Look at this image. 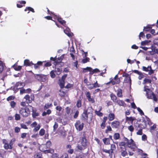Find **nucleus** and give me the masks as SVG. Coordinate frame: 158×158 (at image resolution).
I'll return each mask as SVG.
<instances>
[{"label": "nucleus", "instance_id": "9b49d317", "mask_svg": "<svg viewBox=\"0 0 158 158\" xmlns=\"http://www.w3.org/2000/svg\"><path fill=\"white\" fill-rule=\"evenodd\" d=\"M123 77H125L124 80V82L126 83H129L131 84V79L130 77L129 76V74H125L123 75Z\"/></svg>", "mask_w": 158, "mask_h": 158}, {"label": "nucleus", "instance_id": "20e7f679", "mask_svg": "<svg viewBox=\"0 0 158 158\" xmlns=\"http://www.w3.org/2000/svg\"><path fill=\"white\" fill-rule=\"evenodd\" d=\"M19 113L22 116L27 117L29 114L30 111L27 108H22L19 110Z\"/></svg>", "mask_w": 158, "mask_h": 158}, {"label": "nucleus", "instance_id": "423d86ee", "mask_svg": "<svg viewBox=\"0 0 158 158\" xmlns=\"http://www.w3.org/2000/svg\"><path fill=\"white\" fill-rule=\"evenodd\" d=\"M30 126L31 128H34L33 131L35 132L38 131L40 128V124H38L36 122H34L31 123Z\"/></svg>", "mask_w": 158, "mask_h": 158}, {"label": "nucleus", "instance_id": "b1692460", "mask_svg": "<svg viewBox=\"0 0 158 158\" xmlns=\"http://www.w3.org/2000/svg\"><path fill=\"white\" fill-rule=\"evenodd\" d=\"M104 143L106 145L110 144V139L109 138H104L102 139Z\"/></svg>", "mask_w": 158, "mask_h": 158}, {"label": "nucleus", "instance_id": "393cba45", "mask_svg": "<svg viewBox=\"0 0 158 158\" xmlns=\"http://www.w3.org/2000/svg\"><path fill=\"white\" fill-rule=\"evenodd\" d=\"M47 148L45 144H42L39 147L40 150L42 152L45 151V149Z\"/></svg>", "mask_w": 158, "mask_h": 158}, {"label": "nucleus", "instance_id": "0eeeda50", "mask_svg": "<svg viewBox=\"0 0 158 158\" xmlns=\"http://www.w3.org/2000/svg\"><path fill=\"white\" fill-rule=\"evenodd\" d=\"M142 69L143 71L148 72L149 75H151L153 74L154 71V70L152 69L151 66H148L147 67L143 66L142 67Z\"/></svg>", "mask_w": 158, "mask_h": 158}, {"label": "nucleus", "instance_id": "69168bd1", "mask_svg": "<svg viewBox=\"0 0 158 158\" xmlns=\"http://www.w3.org/2000/svg\"><path fill=\"white\" fill-rule=\"evenodd\" d=\"M59 94L61 96H64L65 95V93L64 91L60 90L59 91Z\"/></svg>", "mask_w": 158, "mask_h": 158}, {"label": "nucleus", "instance_id": "58836bf2", "mask_svg": "<svg viewBox=\"0 0 158 158\" xmlns=\"http://www.w3.org/2000/svg\"><path fill=\"white\" fill-rule=\"evenodd\" d=\"M92 70V69L90 67H87L83 69V72L84 73H85L87 71H91Z\"/></svg>", "mask_w": 158, "mask_h": 158}, {"label": "nucleus", "instance_id": "37998d69", "mask_svg": "<svg viewBox=\"0 0 158 158\" xmlns=\"http://www.w3.org/2000/svg\"><path fill=\"white\" fill-rule=\"evenodd\" d=\"M45 145L47 148H49L51 145V142L50 141H48L47 142Z\"/></svg>", "mask_w": 158, "mask_h": 158}, {"label": "nucleus", "instance_id": "4c0bfd02", "mask_svg": "<svg viewBox=\"0 0 158 158\" xmlns=\"http://www.w3.org/2000/svg\"><path fill=\"white\" fill-rule=\"evenodd\" d=\"M102 109L101 107H100V110L99 111H95V113L98 116H102L103 114L102 113L100 112V111Z\"/></svg>", "mask_w": 158, "mask_h": 158}, {"label": "nucleus", "instance_id": "de8ad7c7", "mask_svg": "<svg viewBox=\"0 0 158 158\" xmlns=\"http://www.w3.org/2000/svg\"><path fill=\"white\" fill-rule=\"evenodd\" d=\"M58 127V124L56 122H55L54 126H53L54 131H56Z\"/></svg>", "mask_w": 158, "mask_h": 158}, {"label": "nucleus", "instance_id": "a211bd4d", "mask_svg": "<svg viewBox=\"0 0 158 158\" xmlns=\"http://www.w3.org/2000/svg\"><path fill=\"white\" fill-rule=\"evenodd\" d=\"M24 98L26 99L27 103H31L32 100V98H30L29 96L28 95H27L25 96Z\"/></svg>", "mask_w": 158, "mask_h": 158}, {"label": "nucleus", "instance_id": "c85d7f7f", "mask_svg": "<svg viewBox=\"0 0 158 158\" xmlns=\"http://www.w3.org/2000/svg\"><path fill=\"white\" fill-rule=\"evenodd\" d=\"M113 137L115 140L118 139L120 138V135L118 133H115Z\"/></svg>", "mask_w": 158, "mask_h": 158}, {"label": "nucleus", "instance_id": "f03ea898", "mask_svg": "<svg viewBox=\"0 0 158 158\" xmlns=\"http://www.w3.org/2000/svg\"><path fill=\"white\" fill-rule=\"evenodd\" d=\"M124 141L127 144L128 147L132 150H134L136 148V145L133 140L131 139H129L126 138L124 137Z\"/></svg>", "mask_w": 158, "mask_h": 158}, {"label": "nucleus", "instance_id": "ea45409f", "mask_svg": "<svg viewBox=\"0 0 158 158\" xmlns=\"http://www.w3.org/2000/svg\"><path fill=\"white\" fill-rule=\"evenodd\" d=\"M88 87V88L89 89H93V88H94V85L93 84H87L86 85Z\"/></svg>", "mask_w": 158, "mask_h": 158}, {"label": "nucleus", "instance_id": "5fc2aeb1", "mask_svg": "<svg viewBox=\"0 0 158 158\" xmlns=\"http://www.w3.org/2000/svg\"><path fill=\"white\" fill-rule=\"evenodd\" d=\"M81 51L82 52V55H84V56L83 57L84 58L87 57L86 56H87L88 53L87 52H85L83 50H81Z\"/></svg>", "mask_w": 158, "mask_h": 158}, {"label": "nucleus", "instance_id": "ddd939ff", "mask_svg": "<svg viewBox=\"0 0 158 158\" xmlns=\"http://www.w3.org/2000/svg\"><path fill=\"white\" fill-rule=\"evenodd\" d=\"M120 124V122L117 121H114L111 123V126L113 128H117Z\"/></svg>", "mask_w": 158, "mask_h": 158}, {"label": "nucleus", "instance_id": "bb28decb", "mask_svg": "<svg viewBox=\"0 0 158 158\" xmlns=\"http://www.w3.org/2000/svg\"><path fill=\"white\" fill-rule=\"evenodd\" d=\"M121 154L122 156H125L127 155V153L125 148L121 149Z\"/></svg>", "mask_w": 158, "mask_h": 158}, {"label": "nucleus", "instance_id": "79ce46f5", "mask_svg": "<svg viewBox=\"0 0 158 158\" xmlns=\"http://www.w3.org/2000/svg\"><path fill=\"white\" fill-rule=\"evenodd\" d=\"M27 10H28L30 11H32L33 12H34V9L33 8H32L30 7H26V9H25V11H26Z\"/></svg>", "mask_w": 158, "mask_h": 158}, {"label": "nucleus", "instance_id": "6e6d98bb", "mask_svg": "<svg viewBox=\"0 0 158 158\" xmlns=\"http://www.w3.org/2000/svg\"><path fill=\"white\" fill-rule=\"evenodd\" d=\"M20 94H23L24 93H26V89H24L22 88H20Z\"/></svg>", "mask_w": 158, "mask_h": 158}, {"label": "nucleus", "instance_id": "a18cd8bd", "mask_svg": "<svg viewBox=\"0 0 158 158\" xmlns=\"http://www.w3.org/2000/svg\"><path fill=\"white\" fill-rule=\"evenodd\" d=\"M20 119V115L18 114H15V119L16 120H19Z\"/></svg>", "mask_w": 158, "mask_h": 158}, {"label": "nucleus", "instance_id": "a19ab883", "mask_svg": "<svg viewBox=\"0 0 158 158\" xmlns=\"http://www.w3.org/2000/svg\"><path fill=\"white\" fill-rule=\"evenodd\" d=\"M61 71V69L60 68H56L55 69V71L58 75L60 74Z\"/></svg>", "mask_w": 158, "mask_h": 158}, {"label": "nucleus", "instance_id": "dca6fc26", "mask_svg": "<svg viewBox=\"0 0 158 158\" xmlns=\"http://www.w3.org/2000/svg\"><path fill=\"white\" fill-rule=\"evenodd\" d=\"M64 32L69 37L72 36V34L70 33V30L69 28H67L64 30Z\"/></svg>", "mask_w": 158, "mask_h": 158}, {"label": "nucleus", "instance_id": "aec40b11", "mask_svg": "<svg viewBox=\"0 0 158 158\" xmlns=\"http://www.w3.org/2000/svg\"><path fill=\"white\" fill-rule=\"evenodd\" d=\"M31 64H33L32 62H30L28 60H25L24 61V65L27 66H31Z\"/></svg>", "mask_w": 158, "mask_h": 158}, {"label": "nucleus", "instance_id": "72a5a7b5", "mask_svg": "<svg viewBox=\"0 0 158 158\" xmlns=\"http://www.w3.org/2000/svg\"><path fill=\"white\" fill-rule=\"evenodd\" d=\"M45 130L44 129H41L39 131V134L41 136H43L45 134Z\"/></svg>", "mask_w": 158, "mask_h": 158}, {"label": "nucleus", "instance_id": "864d4df0", "mask_svg": "<svg viewBox=\"0 0 158 158\" xmlns=\"http://www.w3.org/2000/svg\"><path fill=\"white\" fill-rule=\"evenodd\" d=\"M52 106V104H49L48 103L46 104L44 106V109H47Z\"/></svg>", "mask_w": 158, "mask_h": 158}, {"label": "nucleus", "instance_id": "774afa93", "mask_svg": "<svg viewBox=\"0 0 158 158\" xmlns=\"http://www.w3.org/2000/svg\"><path fill=\"white\" fill-rule=\"evenodd\" d=\"M153 43L154 44L158 46V39H155L153 40Z\"/></svg>", "mask_w": 158, "mask_h": 158}, {"label": "nucleus", "instance_id": "0e129e2a", "mask_svg": "<svg viewBox=\"0 0 158 158\" xmlns=\"http://www.w3.org/2000/svg\"><path fill=\"white\" fill-rule=\"evenodd\" d=\"M136 134L138 135H141L142 134V129H140L137 132Z\"/></svg>", "mask_w": 158, "mask_h": 158}, {"label": "nucleus", "instance_id": "4be33fe9", "mask_svg": "<svg viewBox=\"0 0 158 158\" xmlns=\"http://www.w3.org/2000/svg\"><path fill=\"white\" fill-rule=\"evenodd\" d=\"M44 62V61H38L36 64H34L33 65H34V68L35 69H37L38 68L39 66V65H41Z\"/></svg>", "mask_w": 158, "mask_h": 158}, {"label": "nucleus", "instance_id": "5701e85b", "mask_svg": "<svg viewBox=\"0 0 158 158\" xmlns=\"http://www.w3.org/2000/svg\"><path fill=\"white\" fill-rule=\"evenodd\" d=\"M116 103H117L119 106H124L125 104L124 101L119 99L118 100Z\"/></svg>", "mask_w": 158, "mask_h": 158}, {"label": "nucleus", "instance_id": "49530a36", "mask_svg": "<svg viewBox=\"0 0 158 158\" xmlns=\"http://www.w3.org/2000/svg\"><path fill=\"white\" fill-rule=\"evenodd\" d=\"M46 76H44V75H43L42 76V77L41 78L40 81L41 82H44L46 80Z\"/></svg>", "mask_w": 158, "mask_h": 158}, {"label": "nucleus", "instance_id": "c03bdc74", "mask_svg": "<svg viewBox=\"0 0 158 158\" xmlns=\"http://www.w3.org/2000/svg\"><path fill=\"white\" fill-rule=\"evenodd\" d=\"M151 80L145 78L144 80L143 83V84H145L146 83L148 82L149 84H150L151 83Z\"/></svg>", "mask_w": 158, "mask_h": 158}, {"label": "nucleus", "instance_id": "338daca9", "mask_svg": "<svg viewBox=\"0 0 158 158\" xmlns=\"http://www.w3.org/2000/svg\"><path fill=\"white\" fill-rule=\"evenodd\" d=\"M41 156L40 153H36L34 156V158H38L40 156Z\"/></svg>", "mask_w": 158, "mask_h": 158}, {"label": "nucleus", "instance_id": "a878e982", "mask_svg": "<svg viewBox=\"0 0 158 158\" xmlns=\"http://www.w3.org/2000/svg\"><path fill=\"white\" fill-rule=\"evenodd\" d=\"M126 145V143L125 142H121L119 143V145L121 149H125V146Z\"/></svg>", "mask_w": 158, "mask_h": 158}, {"label": "nucleus", "instance_id": "412c9836", "mask_svg": "<svg viewBox=\"0 0 158 158\" xmlns=\"http://www.w3.org/2000/svg\"><path fill=\"white\" fill-rule=\"evenodd\" d=\"M115 118V115L114 114L112 113H110L108 115V118L110 121L113 120Z\"/></svg>", "mask_w": 158, "mask_h": 158}, {"label": "nucleus", "instance_id": "8fccbe9b", "mask_svg": "<svg viewBox=\"0 0 158 158\" xmlns=\"http://www.w3.org/2000/svg\"><path fill=\"white\" fill-rule=\"evenodd\" d=\"M64 57V55H62L60 57H58V60H56V62H60L62 60V59Z\"/></svg>", "mask_w": 158, "mask_h": 158}, {"label": "nucleus", "instance_id": "6ab92c4d", "mask_svg": "<svg viewBox=\"0 0 158 158\" xmlns=\"http://www.w3.org/2000/svg\"><path fill=\"white\" fill-rule=\"evenodd\" d=\"M110 96L111 98V99L114 102L116 103L117 101L118 100L116 96L113 94H111L110 95Z\"/></svg>", "mask_w": 158, "mask_h": 158}, {"label": "nucleus", "instance_id": "473e14b6", "mask_svg": "<svg viewBox=\"0 0 158 158\" xmlns=\"http://www.w3.org/2000/svg\"><path fill=\"white\" fill-rule=\"evenodd\" d=\"M150 42V40H146L144 41H142L141 43V44L142 45H146Z\"/></svg>", "mask_w": 158, "mask_h": 158}, {"label": "nucleus", "instance_id": "1a4fd4ad", "mask_svg": "<svg viewBox=\"0 0 158 158\" xmlns=\"http://www.w3.org/2000/svg\"><path fill=\"white\" fill-rule=\"evenodd\" d=\"M25 86V84L22 82H19L17 83L13 88L14 90L18 89L23 88Z\"/></svg>", "mask_w": 158, "mask_h": 158}, {"label": "nucleus", "instance_id": "6e6552de", "mask_svg": "<svg viewBox=\"0 0 158 158\" xmlns=\"http://www.w3.org/2000/svg\"><path fill=\"white\" fill-rule=\"evenodd\" d=\"M146 95L148 99H153L154 101L156 102L157 100V98L155 96L154 94L151 91L149 92L146 93Z\"/></svg>", "mask_w": 158, "mask_h": 158}, {"label": "nucleus", "instance_id": "4468645a", "mask_svg": "<svg viewBox=\"0 0 158 158\" xmlns=\"http://www.w3.org/2000/svg\"><path fill=\"white\" fill-rule=\"evenodd\" d=\"M133 151H136L137 153L139 154L141 156H145L146 155V153H143V152L141 149L137 148V146H136V148H135L134 150H132Z\"/></svg>", "mask_w": 158, "mask_h": 158}, {"label": "nucleus", "instance_id": "f257e3e1", "mask_svg": "<svg viewBox=\"0 0 158 158\" xmlns=\"http://www.w3.org/2000/svg\"><path fill=\"white\" fill-rule=\"evenodd\" d=\"M15 141V139L14 138H13L11 140L9 143H8L6 139L3 140V142L4 144V148L7 150L8 149H11L12 148V146Z\"/></svg>", "mask_w": 158, "mask_h": 158}, {"label": "nucleus", "instance_id": "7ed1b4c3", "mask_svg": "<svg viewBox=\"0 0 158 158\" xmlns=\"http://www.w3.org/2000/svg\"><path fill=\"white\" fill-rule=\"evenodd\" d=\"M81 145L78 144L77 148L78 149L81 150L83 149V147L84 148L86 147L88 145L89 143L85 137H83L82 138L81 140Z\"/></svg>", "mask_w": 158, "mask_h": 158}, {"label": "nucleus", "instance_id": "052dcab7", "mask_svg": "<svg viewBox=\"0 0 158 158\" xmlns=\"http://www.w3.org/2000/svg\"><path fill=\"white\" fill-rule=\"evenodd\" d=\"M52 157V158H59V156L58 154L57 153H54L53 154Z\"/></svg>", "mask_w": 158, "mask_h": 158}, {"label": "nucleus", "instance_id": "2f4dec72", "mask_svg": "<svg viewBox=\"0 0 158 158\" xmlns=\"http://www.w3.org/2000/svg\"><path fill=\"white\" fill-rule=\"evenodd\" d=\"M57 20L59 22L63 25L64 26L65 24V22L64 20H62L61 18H58Z\"/></svg>", "mask_w": 158, "mask_h": 158}, {"label": "nucleus", "instance_id": "cd10ccee", "mask_svg": "<svg viewBox=\"0 0 158 158\" xmlns=\"http://www.w3.org/2000/svg\"><path fill=\"white\" fill-rule=\"evenodd\" d=\"M117 95L118 97H122L123 96L122 90L121 89L117 90Z\"/></svg>", "mask_w": 158, "mask_h": 158}, {"label": "nucleus", "instance_id": "39448f33", "mask_svg": "<svg viewBox=\"0 0 158 158\" xmlns=\"http://www.w3.org/2000/svg\"><path fill=\"white\" fill-rule=\"evenodd\" d=\"M75 126L77 130L80 131L83 129L84 127V123H81L80 121L77 120L76 122Z\"/></svg>", "mask_w": 158, "mask_h": 158}, {"label": "nucleus", "instance_id": "f3484780", "mask_svg": "<svg viewBox=\"0 0 158 158\" xmlns=\"http://www.w3.org/2000/svg\"><path fill=\"white\" fill-rule=\"evenodd\" d=\"M65 111L66 114L69 117L71 116V109L69 107H67L65 108Z\"/></svg>", "mask_w": 158, "mask_h": 158}, {"label": "nucleus", "instance_id": "c9c22d12", "mask_svg": "<svg viewBox=\"0 0 158 158\" xmlns=\"http://www.w3.org/2000/svg\"><path fill=\"white\" fill-rule=\"evenodd\" d=\"M116 149V146L115 144H112L110 145V150L112 151V153L113 151H115Z\"/></svg>", "mask_w": 158, "mask_h": 158}, {"label": "nucleus", "instance_id": "603ef678", "mask_svg": "<svg viewBox=\"0 0 158 158\" xmlns=\"http://www.w3.org/2000/svg\"><path fill=\"white\" fill-rule=\"evenodd\" d=\"M76 105L78 108L81 107V100H79L77 101Z\"/></svg>", "mask_w": 158, "mask_h": 158}, {"label": "nucleus", "instance_id": "c756f323", "mask_svg": "<svg viewBox=\"0 0 158 158\" xmlns=\"http://www.w3.org/2000/svg\"><path fill=\"white\" fill-rule=\"evenodd\" d=\"M4 64L2 61H0V73H1L3 70Z\"/></svg>", "mask_w": 158, "mask_h": 158}, {"label": "nucleus", "instance_id": "7c9ffc66", "mask_svg": "<svg viewBox=\"0 0 158 158\" xmlns=\"http://www.w3.org/2000/svg\"><path fill=\"white\" fill-rule=\"evenodd\" d=\"M42 75V74H35L34 76L36 79L40 81Z\"/></svg>", "mask_w": 158, "mask_h": 158}, {"label": "nucleus", "instance_id": "e2e57ef3", "mask_svg": "<svg viewBox=\"0 0 158 158\" xmlns=\"http://www.w3.org/2000/svg\"><path fill=\"white\" fill-rule=\"evenodd\" d=\"M38 113H36L34 111H33L32 116L33 118H35V117L38 116Z\"/></svg>", "mask_w": 158, "mask_h": 158}, {"label": "nucleus", "instance_id": "3c124183", "mask_svg": "<svg viewBox=\"0 0 158 158\" xmlns=\"http://www.w3.org/2000/svg\"><path fill=\"white\" fill-rule=\"evenodd\" d=\"M50 76L52 78H54L55 77L54 71L53 70L51 71L50 73Z\"/></svg>", "mask_w": 158, "mask_h": 158}, {"label": "nucleus", "instance_id": "e433bc0d", "mask_svg": "<svg viewBox=\"0 0 158 158\" xmlns=\"http://www.w3.org/2000/svg\"><path fill=\"white\" fill-rule=\"evenodd\" d=\"M103 151L105 152L108 153L110 154V155L112 153V151H111L110 149V150H107L106 149H103Z\"/></svg>", "mask_w": 158, "mask_h": 158}, {"label": "nucleus", "instance_id": "680f3d73", "mask_svg": "<svg viewBox=\"0 0 158 158\" xmlns=\"http://www.w3.org/2000/svg\"><path fill=\"white\" fill-rule=\"evenodd\" d=\"M21 127L22 128L24 129H27L28 128L27 127L26 125L23 123H21L20 124Z\"/></svg>", "mask_w": 158, "mask_h": 158}, {"label": "nucleus", "instance_id": "13d9d810", "mask_svg": "<svg viewBox=\"0 0 158 158\" xmlns=\"http://www.w3.org/2000/svg\"><path fill=\"white\" fill-rule=\"evenodd\" d=\"M79 112L78 110L76 111L73 116V117L74 118H77L79 114Z\"/></svg>", "mask_w": 158, "mask_h": 158}, {"label": "nucleus", "instance_id": "2eb2a0df", "mask_svg": "<svg viewBox=\"0 0 158 158\" xmlns=\"http://www.w3.org/2000/svg\"><path fill=\"white\" fill-rule=\"evenodd\" d=\"M91 114L89 112H88L87 110H84L83 113L82 114L83 117L85 119H88V115L89 114Z\"/></svg>", "mask_w": 158, "mask_h": 158}, {"label": "nucleus", "instance_id": "4d7b16f0", "mask_svg": "<svg viewBox=\"0 0 158 158\" xmlns=\"http://www.w3.org/2000/svg\"><path fill=\"white\" fill-rule=\"evenodd\" d=\"M137 110L139 112L140 114L141 115H144V113L143 112V111L139 107H138L137 108Z\"/></svg>", "mask_w": 158, "mask_h": 158}, {"label": "nucleus", "instance_id": "09e8293b", "mask_svg": "<svg viewBox=\"0 0 158 158\" xmlns=\"http://www.w3.org/2000/svg\"><path fill=\"white\" fill-rule=\"evenodd\" d=\"M91 73H91V74H92L95 73L99 72L100 71L98 69H93L92 71L91 70Z\"/></svg>", "mask_w": 158, "mask_h": 158}, {"label": "nucleus", "instance_id": "9d476101", "mask_svg": "<svg viewBox=\"0 0 158 158\" xmlns=\"http://www.w3.org/2000/svg\"><path fill=\"white\" fill-rule=\"evenodd\" d=\"M67 77L66 75L62 76L61 79L59 80V85L61 88H63L64 86V80Z\"/></svg>", "mask_w": 158, "mask_h": 158}, {"label": "nucleus", "instance_id": "f8f14e48", "mask_svg": "<svg viewBox=\"0 0 158 158\" xmlns=\"http://www.w3.org/2000/svg\"><path fill=\"white\" fill-rule=\"evenodd\" d=\"M86 95L89 101L91 102L92 103H94L95 102L94 99L93 98H91L89 92H87L86 94Z\"/></svg>", "mask_w": 158, "mask_h": 158}, {"label": "nucleus", "instance_id": "bf43d9fd", "mask_svg": "<svg viewBox=\"0 0 158 158\" xmlns=\"http://www.w3.org/2000/svg\"><path fill=\"white\" fill-rule=\"evenodd\" d=\"M93 85L94 88L99 87L100 86V85L98 83L97 81L94 83V84H93Z\"/></svg>", "mask_w": 158, "mask_h": 158}, {"label": "nucleus", "instance_id": "f704fd0d", "mask_svg": "<svg viewBox=\"0 0 158 158\" xmlns=\"http://www.w3.org/2000/svg\"><path fill=\"white\" fill-rule=\"evenodd\" d=\"M85 58L83 59L82 60V62L85 64L89 61V58L88 57H85Z\"/></svg>", "mask_w": 158, "mask_h": 158}]
</instances>
